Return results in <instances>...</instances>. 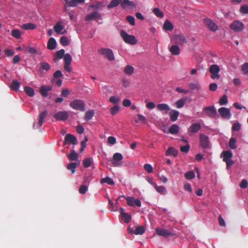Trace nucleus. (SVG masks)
Listing matches in <instances>:
<instances>
[{"mask_svg":"<svg viewBox=\"0 0 248 248\" xmlns=\"http://www.w3.org/2000/svg\"><path fill=\"white\" fill-rule=\"evenodd\" d=\"M155 190L161 194H165L167 193L166 188L164 186H157Z\"/></svg>","mask_w":248,"mask_h":248,"instance_id":"3c124183","label":"nucleus"},{"mask_svg":"<svg viewBox=\"0 0 248 248\" xmlns=\"http://www.w3.org/2000/svg\"><path fill=\"white\" fill-rule=\"evenodd\" d=\"M56 40L53 37L50 38L47 42V48L49 50H53L56 48Z\"/></svg>","mask_w":248,"mask_h":248,"instance_id":"6ab92c4d","label":"nucleus"},{"mask_svg":"<svg viewBox=\"0 0 248 248\" xmlns=\"http://www.w3.org/2000/svg\"><path fill=\"white\" fill-rule=\"evenodd\" d=\"M203 22L210 31L215 32L218 30L217 25L211 19L204 18Z\"/></svg>","mask_w":248,"mask_h":248,"instance_id":"6e6552de","label":"nucleus"},{"mask_svg":"<svg viewBox=\"0 0 248 248\" xmlns=\"http://www.w3.org/2000/svg\"><path fill=\"white\" fill-rule=\"evenodd\" d=\"M189 148H190L189 145L187 144L185 146H182L180 147V151L182 152L187 153L189 151Z\"/></svg>","mask_w":248,"mask_h":248,"instance_id":"0e129e2a","label":"nucleus"},{"mask_svg":"<svg viewBox=\"0 0 248 248\" xmlns=\"http://www.w3.org/2000/svg\"><path fill=\"white\" fill-rule=\"evenodd\" d=\"M163 28L166 31H171L173 29V26L170 21L166 20L163 25Z\"/></svg>","mask_w":248,"mask_h":248,"instance_id":"473e14b6","label":"nucleus"},{"mask_svg":"<svg viewBox=\"0 0 248 248\" xmlns=\"http://www.w3.org/2000/svg\"><path fill=\"white\" fill-rule=\"evenodd\" d=\"M63 29V26L59 23H57L56 25L54 26V30L57 33H63V32H61Z\"/></svg>","mask_w":248,"mask_h":248,"instance_id":"ea45409f","label":"nucleus"},{"mask_svg":"<svg viewBox=\"0 0 248 248\" xmlns=\"http://www.w3.org/2000/svg\"><path fill=\"white\" fill-rule=\"evenodd\" d=\"M203 111L209 117L215 118L217 115V110L214 106L205 107L203 108Z\"/></svg>","mask_w":248,"mask_h":248,"instance_id":"0eeeda50","label":"nucleus"},{"mask_svg":"<svg viewBox=\"0 0 248 248\" xmlns=\"http://www.w3.org/2000/svg\"><path fill=\"white\" fill-rule=\"evenodd\" d=\"M121 4V2H120L118 0H112L110 3L107 6V7L108 8V9H111V8H112L113 7H116L117 6H118L119 4Z\"/></svg>","mask_w":248,"mask_h":248,"instance_id":"c03bdc74","label":"nucleus"},{"mask_svg":"<svg viewBox=\"0 0 248 248\" xmlns=\"http://www.w3.org/2000/svg\"><path fill=\"white\" fill-rule=\"evenodd\" d=\"M241 128V126L238 122L234 123L232 127V131H238Z\"/></svg>","mask_w":248,"mask_h":248,"instance_id":"4d7b16f0","label":"nucleus"},{"mask_svg":"<svg viewBox=\"0 0 248 248\" xmlns=\"http://www.w3.org/2000/svg\"><path fill=\"white\" fill-rule=\"evenodd\" d=\"M121 6L124 9L127 7H130L131 9L136 8V4L133 1H130L129 0H123L121 2Z\"/></svg>","mask_w":248,"mask_h":248,"instance_id":"4468645a","label":"nucleus"},{"mask_svg":"<svg viewBox=\"0 0 248 248\" xmlns=\"http://www.w3.org/2000/svg\"><path fill=\"white\" fill-rule=\"evenodd\" d=\"M64 64L70 65L72 62V57L69 54H66L64 56Z\"/></svg>","mask_w":248,"mask_h":248,"instance_id":"79ce46f5","label":"nucleus"},{"mask_svg":"<svg viewBox=\"0 0 248 248\" xmlns=\"http://www.w3.org/2000/svg\"><path fill=\"white\" fill-rule=\"evenodd\" d=\"M121 36L124 41L127 44L135 45L137 42V41L134 35L128 34L124 30H122L121 31Z\"/></svg>","mask_w":248,"mask_h":248,"instance_id":"f03ea898","label":"nucleus"},{"mask_svg":"<svg viewBox=\"0 0 248 248\" xmlns=\"http://www.w3.org/2000/svg\"><path fill=\"white\" fill-rule=\"evenodd\" d=\"M228 103V100L227 96L226 94H224L221 98L219 99V103L220 105H225Z\"/></svg>","mask_w":248,"mask_h":248,"instance_id":"37998d69","label":"nucleus"},{"mask_svg":"<svg viewBox=\"0 0 248 248\" xmlns=\"http://www.w3.org/2000/svg\"><path fill=\"white\" fill-rule=\"evenodd\" d=\"M65 51L63 49H62L58 51L56 53V57L54 58V60L56 61L57 59H61L63 58L64 56Z\"/></svg>","mask_w":248,"mask_h":248,"instance_id":"f704fd0d","label":"nucleus"},{"mask_svg":"<svg viewBox=\"0 0 248 248\" xmlns=\"http://www.w3.org/2000/svg\"><path fill=\"white\" fill-rule=\"evenodd\" d=\"M126 19L131 25L134 26L135 25V18L134 16H126Z\"/></svg>","mask_w":248,"mask_h":248,"instance_id":"13d9d810","label":"nucleus"},{"mask_svg":"<svg viewBox=\"0 0 248 248\" xmlns=\"http://www.w3.org/2000/svg\"><path fill=\"white\" fill-rule=\"evenodd\" d=\"M165 155L167 156L173 155V156L176 157L178 155V151L173 147H170L166 151Z\"/></svg>","mask_w":248,"mask_h":248,"instance_id":"412c9836","label":"nucleus"},{"mask_svg":"<svg viewBox=\"0 0 248 248\" xmlns=\"http://www.w3.org/2000/svg\"><path fill=\"white\" fill-rule=\"evenodd\" d=\"M109 101L113 104H117L119 103L120 101V99L119 97H116L114 96H111L109 98Z\"/></svg>","mask_w":248,"mask_h":248,"instance_id":"052dcab7","label":"nucleus"},{"mask_svg":"<svg viewBox=\"0 0 248 248\" xmlns=\"http://www.w3.org/2000/svg\"><path fill=\"white\" fill-rule=\"evenodd\" d=\"M100 183H107L109 185H114V182L113 181V180L109 177H106L105 178H102L100 180Z\"/></svg>","mask_w":248,"mask_h":248,"instance_id":"c9c22d12","label":"nucleus"},{"mask_svg":"<svg viewBox=\"0 0 248 248\" xmlns=\"http://www.w3.org/2000/svg\"><path fill=\"white\" fill-rule=\"evenodd\" d=\"M223 155V161H227V160L230 159L232 157V153L230 151H224L222 153Z\"/></svg>","mask_w":248,"mask_h":248,"instance_id":"c85d7f7f","label":"nucleus"},{"mask_svg":"<svg viewBox=\"0 0 248 248\" xmlns=\"http://www.w3.org/2000/svg\"><path fill=\"white\" fill-rule=\"evenodd\" d=\"M70 107L75 110H78L80 111L85 110V104L81 99H75L70 103Z\"/></svg>","mask_w":248,"mask_h":248,"instance_id":"f257e3e1","label":"nucleus"},{"mask_svg":"<svg viewBox=\"0 0 248 248\" xmlns=\"http://www.w3.org/2000/svg\"><path fill=\"white\" fill-rule=\"evenodd\" d=\"M85 0H71L68 4V7H75L79 3L84 2Z\"/></svg>","mask_w":248,"mask_h":248,"instance_id":"72a5a7b5","label":"nucleus"},{"mask_svg":"<svg viewBox=\"0 0 248 248\" xmlns=\"http://www.w3.org/2000/svg\"><path fill=\"white\" fill-rule=\"evenodd\" d=\"M69 160L76 161L78 159V154L74 150H71L70 153L67 156Z\"/></svg>","mask_w":248,"mask_h":248,"instance_id":"393cba45","label":"nucleus"},{"mask_svg":"<svg viewBox=\"0 0 248 248\" xmlns=\"http://www.w3.org/2000/svg\"><path fill=\"white\" fill-rule=\"evenodd\" d=\"M124 72L126 75L130 76L133 74L134 68L130 65H127L124 68Z\"/></svg>","mask_w":248,"mask_h":248,"instance_id":"bb28decb","label":"nucleus"},{"mask_svg":"<svg viewBox=\"0 0 248 248\" xmlns=\"http://www.w3.org/2000/svg\"><path fill=\"white\" fill-rule=\"evenodd\" d=\"M127 203L129 206H134L136 205L138 207L141 206V202L140 200L137 199H134L132 197H127L126 199Z\"/></svg>","mask_w":248,"mask_h":248,"instance_id":"f8f14e48","label":"nucleus"},{"mask_svg":"<svg viewBox=\"0 0 248 248\" xmlns=\"http://www.w3.org/2000/svg\"><path fill=\"white\" fill-rule=\"evenodd\" d=\"M200 144L203 149L209 148L211 146L209 137L203 134H200Z\"/></svg>","mask_w":248,"mask_h":248,"instance_id":"20e7f679","label":"nucleus"},{"mask_svg":"<svg viewBox=\"0 0 248 248\" xmlns=\"http://www.w3.org/2000/svg\"><path fill=\"white\" fill-rule=\"evenodd\" d=\"M123 155L121 153H115L113 155V159L114 161L112 162L114 166H118V163L117 161H121L123 159Z\"/></svg>","mask_w":248,"mask_h":248,"instance_id":"f3484780","label":"nucleus"},{"mask_svg":"<svg viewBox=\"0 0 248 248\" xmlns=\"http://www.w3.org/2000/svg\"><path fill=\"white\" fill-rule=\"evenodd\" d=\"M155 232L158 235L164 237H167L172 235V234L168 230L156 228L155 229Z\"/></svg>","mask_w":248,"mask_h":248,"instance_id":"2eb2a0df","label":"nucleus"},{"mask_svg":"<svg viewBox=\"0 0 248 248\" xmlns=\"http://www.w3.org/2000/svg\"><path fill=\"white\" fill-rule=\"evenodd\" d=\"M201 128V125L199 123H193L189 128V131L193 134L197 133Z\"/></svg>","mask_w":248,"mask_h":248,"instance_id":"dca6fc26","label":"nucleus"},{"mask_svg":"<svg viewBox=\"0 0 248 248\" xmlns=\"http://www.w3.org/2000/svg\"><path fill=\"white\" fill-rule=\"evenodd\" d=\"M119 107L118 106H114L110 109V113L112 115H115L119 110Z\"/></svg>","mask_w":248,"mask_h":248,"instance_id":"bf43d9fd","label":"nucleus"},{"mask_svg":"<svg viewBox=\"0 0 248 248\" xmlns=\"http://www.w3.org/2000/svg\"><path fill=\"white\" fill-rule=\"evenodd\" d=\"M175 40L177 43L180 45H184L187 43L185 37L183 35H177L175 36Z\"/></svg>","mask_w":248,"mask_h":248,"instance_id":"aec40b11","label":"nucleus"},{"mask_svg":"<svg viewBox=\"0 0 248 248\" xmlns=\"http://www.w3.org/2000/svg\"><path fill=\"white\" fill-rule=\"evenodd\" d=\"M236 139L233 138H232L229 141V146L232 149H235L236 147L235 145L236 143Z\"/></svg>","mask_w":248,"mask_h":248,"instance_id":"5fc2aeb1","label":"nucleus"},{"mask_svg":"<svg viewBox=\"0 0 248 248\" xmlns=\"http://www.w3.org/2000/svg\"><path fill=\"white\" fill-rule=\"evenodd\" d=\"M145 232L144 228L142 226H139L136 228L134 231V234L136 235H142Z\"/></svg>","mask_w":248,"mask_h":248,"instance_id":"4c0bfd02","label":"nucleus"},{"mask_svg":"<svg viewBox=\"0 0 248 248\" xmlns=\"http://www.w3.org/2000/svg\"><path fill=\"white\" fill-rule=\"evenodd\" d=\"M24 91L30 97L33 96L34 95V90L31 87L25 86L24 87Z\"/></svg>","mask_w":248,"mask_h":248,"instance_id":"e433bc0d","label":"nucleus"},{"mask_svg":"<svg viewBox=\"0 0 248 248\" xmlns=\"http://www.w3.org/2000/svg\"><path fill=\"white\" fill-rule=\"evenodd\" d=\"M144 169L148 173H151L153 172V167L149 164H145L144 165Z\"/></svg>","mask_w":248,"mask_h":248,"instance_id":"e2e57ef3","label":"nucleus"},{"mask_svg":"<svg viewBox=\"0 0 248 248\" xmlns=\"http://www.w3.org/2000/svg\"><path fill=\"white\" fill-rule=\"evenodd\" d=\"M66 143L76 145L78 144V142L74 135L71 134H67L64 138L63 145H65Z\"/></svg>","mask_w":248,"mask_h":248,"instance_id":"9d476101","label":"nucleus"},{"mask_svg":"<svg viewBox=\"0 0 248 248\" xmlns=\"http://www.w3.org/2000/svg\"><path fill=\"white\" fill-rule=\"evenodd\" d=\"M68 113L66 111H59L54 115V117L57 120L64 121L67 119Z\"/></svg>","mask_w":248,"mask_h":248,"instance_id":"ddd939ff","label":"nucleus"},{"mask_svg":"<svg viewBox=\"0 0 248 248\" xmlns=\"http://www.w3.org/2000/svg\"><path fill=\"white\" fill-rule=\"evenodd\" d=\"M25 51L31 54H36L37 52V51L34 47L31 46L26 47L25 48Z\"/></svg>","mask_w":248,"mask_h":248,"instance_id":"603ef678","label":"nucleus"},{"mask_svg":"<svg viewBox=\"0 0 248 248\" xmlns=\"http://www.w3.org/2000/svg\"><path fill=\"white\" fill-rule=\"evenodd\" d=\"M47 113L48 112L46 110H44L43 112H42L39 115L38 124L39 125V127H41L42 125L44 120L47 116Z\"/></svg>","mask_w":248,"mask_h":248,"instance_id":"5701e85b","label":"nucleus"},{"mask_svg":"<svg viewBox=\"0 0 248 248\" xmlns=\"http://www.w3.org/2000/svg\"><path fill=\"white\" fill-rule=\"evenodd\" d=\"M154 14L158 17H163L164 16L163 13L158 8H155L153 11Z\"/></svg>","mask_w":248,"mask_h":248,"instance_id":"a18cd8bd","label":"nucleus"},{"mask_svg":"<svg viewBox=\"0 0 248 248\" xmlns=\"http://www.w3.org/2000/svg\"><path fill=\"white\" fill-rule=\"evenodd\" d=\"M172 55H178L180 53L179 47L177 45H172L169 49Z\"/></svg>","mask_w":248,"mask_h":248,"instance_id":"b1692460","label":"nucleus"},{"mask_svg":"<svg viewBox=\"0 0 248 248\" xmlns=\"http://www.w3.org/2000/svg\"><path fill=\"white\" fill-rule=\"evenodd\" d=\"M92 160L90 158L84 159L83 161V165L85 168H88L91 165Z\"/></svg>","mask_w":248,"mask_h":248,"instance_id":"864d4df0","label":"nucleus"},{"mask_svg":"<svg viewBox=\"0 0 248 248\" xmlns=\"http://www.w3.org/2000/svg\"><path fill=\"white\" fill-rule=\"evenodd\" d=\"M218 111L223 119H229L232 116L230 108L221 107L218 109Z\"/></svg>","mask_w":248,"mask_h":248,"instance_id":"1a4fd4ad","label":"nucleus"},{"mask_svg":"<svg viewBox=\"0 0 248 248\" xmlns=\"http://www.w3.org/2000/svg\"><path fill=\"white\" fill-rule=\"evenodd\" d=\"M241 70L245 74H248V62H246L242 65Z\"/></svg>","mask_w":248,"mask_h":248,"instance_id":"69168bd1","label":"nucleus"},{"mask_svg":"<svg viewBox=\"0 0 248 248\" xmlns=\"http://www.w3.org/2000/svg\"><path fill=\"white\" fill-rule=\"evenodd\" d=\"M36 28V26L32 23H28L21 25V28L24 30H33Z\"/></svg>","mask_w":248,"mask_h":248,"instance_id":"c756f323","label":"nucleus"},{"mask_svg":"<svg viewBox=\"0 0 248 248\" xmlns=\"http://www.w3.org/2000/svg\"><path fill=\"white\" fill-rule=\"evenodd\" d=\"M179 126L177 124H174L172 125L169 128V133L171 134H176L179 132Z\"/></svg>","mask_w":248,"mask_h":248,"instance_id":"2f4dec72","label":"nucleus"},{"mask_svg":"<svg viewBox=\"0 0 248 248\" xmlns=\"http://www.w3.org/2000/svg\"><path fill=\"white\" fill-rule=\"evenodd\" d=\"M186 102V100L181 99L177 100L176 102V106L177 108H182Z\"/></svg>","mask_w":248,"mask_h":248,"instance_id":"6e6d98bb","label":"nucleus"},{"mask_svg":"<svg viewBox=\"0 0 248 248\" xmlns=\"http://www.w3.org/2000/svg\"><path fill=\"white\" fill-rule=\"evenodd\" d=\"M157 109L161 111H165V113H167L170 110V106L166 104H159L157 105Z\"/></svg>","mask_w":248,"mask_h":248,"instance_id":"a211bd4d","label":"nucleus"},{"mask_svg":"<svg viewBox=\"0 0 248 248\" xmlns=\"http://www.w3.org/2000/svg\"><path fill=\"white\" fill-rule=\"evenodd\" d=\"M48 91L46 88L45 86H42L40 89V93L44 97H46L48 95Z\"/></svg>","mask_w":248,"mask_h":248,"instance_id":"8fccbe9b","label":"nucleus"},{"mask_svg":"<svg viewBox=\"0 0 248 248\" xmlns=\"http://www.w3.org/2000/svg\"><path fill=\"white\" fill-rule=\"evenodd\" d=\"M20 83L16 80H13L10 86L12 90L17 91L20 87Z\"/></svg>","mask_w":248,"mask_h":248,"instance_id":"cd10ccee","label":"nucleus"},{"mask_svg":"<svg viewBox=\"0 0 248 248\" xmlns=\"http://www.w3.org/2000/svg\"><path fill=\"white\" fill-rule=\"evenodd\" d=\"M94 115V111L93 109L89 110L85 113V120L88 121L91 120Z\"/></svg>","mask_w":248,"mask_h":248,"instance_id":"a878e982","label":"nucleus"},{"mask_svg":"<svg viewBox=\"0 0 248 248\" xmlns=\"http://www.w3.org/2000/svg\"><path fill=\"white\" fill-rule=\"evenodd\" d=\"M40 66L42 69L45 70L46 71H48L50 69V64L46 62H41Z\"/></svg>","mask_w":248,"mask_h":248,"instance_id":"de8ad7c7","label":"nucleus"},{"mask_svg":"<svg viewBox=\"0 0 248 248\" xmlns=\"http://www.w3.org/2000/svg\"><path fill=\"white\" fill-rule=\"evenodd\" d=\"M240 11L241 13L244 14H248V6L246 5L242 6L240 8Z\"/></svg>","mask_w":248,"mask_h":248,"instance_id":"338daca9","label":"nucleus"},{"mask_svg":"<svg viewBox=\"0 0 248 248\" xmlns=\"http://www.w3.org/2000/svg\"><path fill=\"white\" fill-rule=\"evenodd\" d=\"M230 28L235 32H240L244 29V25L238 20H235L230 24Z\"/></svg>","mask_w":248,"mask_h":248,"instance_id":"423d86ee","label":"nucleus"},{"mask_svg":"<svg viewBox=\"0 0 248 248\" xmlns=\"http://www.w3.org/2000/svg\"><path fill=\"white\" fill-rule=\"evenodd\" d=\"M11 34L16 39H19L21 37L20 32L18 30H13L12 31Z\"/></svg>","mask_w":248,"mask_h":248,"instance_id":"09e8293b","label":"nucleus"},{"mask_svg":"<svg viewBox=\"0 0 248 248\" xmlns=\"http://www.w3.org/2000/svg\"><path fill=\"white\" fill-rule=\"evenodd\" d=\"M60 42L63 46H67L69 43L68 38L65 36L61 37L60 40Z\"/></svg>","mask_w":248,"mask_h":248,"instance_id":"a19ab883","label":"nucleus"},{"mask_svg":"<svg viewBox=\"0 0 248 248\" xmlns=\"http://www.w3.org/2000/svg\"><path fill=\"white\" fill-rule=\"evenodd\" d=\"M87 190V187L85 185H82L79 187L78 190H79V192L80 194H84L86 192Z\"/></svg>","mask_w":248,"mask_h":248,"instance_id":"774afa93","label":"nucleus"},{"mask_svg":"<svg viewBox=\"0 0 248 248\" xmlns=\"http://www.w3.org/2000/svg\"><path fill=\"white\" fill-rule=\"evenodd\" d=\"M79 163L73 162L69 163L67 166V169L71 170L72 173H74L76 171V167L78 165Z\"/></svg>","mask_w":248,"mask_h":248,"instance_id":"7c9ffc66","label":"nucleus"},{"mask_svg":"<svg viewBox=\"0 0 248 248\" xmlns=\"http://www.w3.org/2000/svg\"><path fill=\"white\" fill-rule=\"evenodd\" d=\"M99 19H102V16L100 13L96 11L88 14L85 18L86 21L95 20L98 21Z\"/></svg>","mask_w":248,"mask_h":248,"instance_id":"9b49d317","label":"nucleus"},{"mask_svg":"<svg viewBox=\"0 0 248 248\" xmlns=\"http://www.w3.org/2000/svg\"><path fill=\"white\" fill-rule=\"evenodd\" d=\"M185 176L187 179L191 180L193 179L195 177V175L193 171L191 170L186 172L185 174Z\"/></svg>","mask_w":248,"mask_h":248,"instance_id":"49530a36","label":"nucleus"},{"mask_svg":"<svg viewBox=\"0 0 248 248\" xmlns=\"http://www.w3.org/2000/svg\"><path fill=\"white\" fill-rule=\"evenodd\" d=\"M99 53L105 56L109 61L114 60V56L112 51L109 48H102L98 50Z\"/></svg>","mask_w":248,"mask_h":248,"instance_id":"39448f33","label":"nucleus"},{"mask_svg":"<svg viewBox=\"0 0 248 248\" xmlns=\"http://www.w3.org/2000/svg\"><path fill=\"white\" fill-rule=\"evenodd\" d=\"M220 69L217 64H212L210 66L209 71L211 74V78L213 79L218 80L220 78L219 72Z\"/></svg>","mask_w":248,"mask_h":248,"instance_id":"7ed1b4c3","label":"nucleus"},{"mask_svg":"<svg viewBox=\"0 0 248 248\" xmlns=\"http://www.w3.org/2000/svg\"><path fill=\"white\" fill-rule=\"evenodd\" d=\"M189 87L191 90H199L201 89V85L198 82L191 83L189 85Z\"/></svg>","mask_w":248,"mask_h":248,"instance_id":"58836bf2","label":"nucleus"},{"mask_svg":"<svg viewBox=\"0 0 248 248\" xmlns=\"http://www.w3.org/2000/svg\"><path fill=\"white\" fill-rule=\"evenodd\" d=\"M179 112L176 110H172L169 112L170 119L172 122H175L177 120Z\"/></svg>","mask_w":248,"mask_h":248,"instance_id":"4be33fe9","label":"nucleus"},{"mask_svg":"<svg viewBox=\"0 0 248 248\" xmlns=\"http://www.w3.org/2000/svg\"><path fill=\"white\" fill-rule=\"evenodd\" d=\"M91 7L93 8L94 10L99 9L103 7V4L100 2H97L96 4H92L90 6Z\"/></svg>","mask_w":248,"mask_h":248,"instance_id":"680f3d73","label":"nucleus"}]
</instances>
